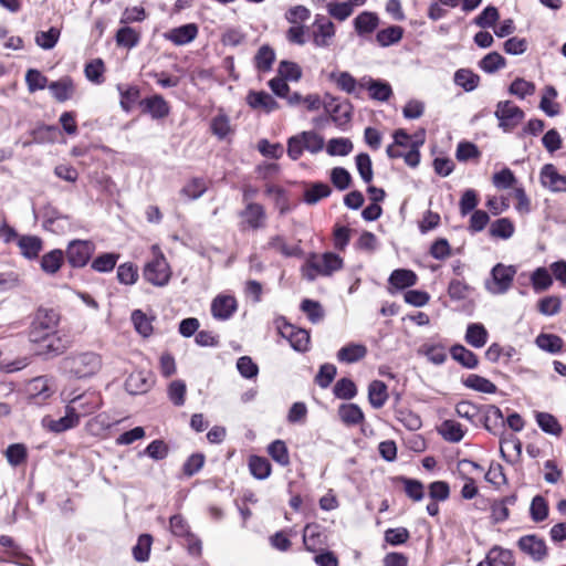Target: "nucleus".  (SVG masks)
I'll use <instances>...</instances> for the list:
<instances>
[{"instance_id":"nucleus-1","label":"nucleus","mask_w":566,"mask_h":566,"mask_svg":"<svg viewBox=\"0 0 566 566\" xmlns=\"http://www.w3.org/2000/svg\"><path fill=\"white\" fill-rule=\"evenodd\" d=\"M102 365L101 355L90 350L72 353L61 361L62 370L76 379L93 377L101 370Z\"/></svg>"},{"instance_id":"nucleus-2","label":"nucleus","mask_w":566,"mask_h":566,"mask_svg":"<svg viewBox=\"0 0 566 566\" xmlns=\"http://www.w3.org/2000/svg\"><path fill=\"white\" fill-rule=\"evenodd\" d=\"M60 322V314L53 310L40 306L34 313L29 328V339L39 342L43 337L56 332Z\"/></svg>"},{"instance_id":"nucleus-3","label":"nucleus","mask_w":566,"mask_h":566,"mask_svg":"<svg viewBox=\"0 0 566 566\" xmlns=\"http://www.w3.org/2000/svg\"><path fill=\"white\" fill-rule=\"evenodd\" d=\"M494 116L499 120V127L503 132L510 133L520 125L525 114L523 109L516 106L512 101H500L496 104Z\"/></svg>"},{"instance_id":"nucleus-4","label":"nucleus","mask_w":566,"mask_h":566,"mask_svg":"<svg viewBox=\"0 0 566 566\" xmlns=\"http://www.w3.org/2000/svg\"><path fill=\"white\" fill-rule=\"evenodd\" d=\"M515 274V266L497 263L493 266L491 279L485 282V287L492 294H503L511 287Z\"/></svg>"},{"instance_id":"nucleus-5","label":"nucleus","mask_w":566,"mask_h":566,"mask_svg":"<svg viewBox=\"0 0 566 566\" xmlns=\"http://www.w3.org/2000/svg\"><path fill=\"white\" fill-rule=\"evenodd\" d=\"M144 277L147 282L156 286H165L168 284L171 272L164 254L158 251L154 259L146 263L144 268Z\"/></svg>"},{"instance_id":"nucleus-6","label":"nucleus","mask_w":566,"mask_h":566,"mask_svg":"<svg viewBox=\"0 0 566 566\" xmlns=\"http://www.w3.org/2000/svg\"><path fill=\"white\" fill-rule=\"evenodd\" d=\"M280 335L289 339L291 346L297 352H306L310 344V333L303 328H295L284 316L275 319Z\"/></svg>"},{"instance_id":"nucleus-7","label":"nucleus","mask_w":566,"mask_h":566,"mask_svg":"<svg viewBox=\"0 0 566 566\" xmlns=\"http://www.w3.org/2000/svg\"><path fill=\"white\" fill-rule=\"evenodd\" d=\"M95 251V244L90 240H73L67 244L64 256L72 268L85 266Z\"/></svg>"},{"instance_id":"nucleus-8","label":"nucleus","mask_w":566,"mask_h":566,"mask_svg":"<svg viewBox=\"0 0 566 566\" xmlns=\"http://www.w3.org/2000/svg\"><path fill=\"white\" fill-rule=\"evenodd\" d=\"M102 405V397L97 391L88 390L73 397L67 407L76 415L80 420L81 417L88 416L95 412Z\"/></svg>"},{"instance_id":"nucleus-9","label":"nucleus","mask_w":566,"mask_h":566,"mask_svg":"<svg viewBox=\"0 0 566 566\" xmlns=\"http://www.w3.org/2000/svg\"><path fill=\"white\" fill-rule=\"evenodd\" d=\"M517 547L534 562H543L548 555V548L545 541L535 534H528L520 537L517 541Z\"/></svg>"},{"instance_id":"nucleus-10","label":"nucleus","mask_w":566,"mask_h":566,"mask_svg":"<svg viewBox=\"0 0 566 566\" xmlns=\"http://www.w3.org/2000/svg\"><path fill=\"white\" fill-rule=\"evenodd\" d=\"M303 543L306 551L316 553L327 545V535L317 523H308L303 530Z\"/></svg>"},{"instance_id":"nucleus-11","label":"nucleus","mask_w":566,"mask_h":566,"mask_svg":"<svg viewBox=\"0 0 566 566\" xmlns=\"http://www.w3.org/2000/svg\"><path fill=\"white\" fill-rule=\"evenodd\" d=\"M482 417L479 418L483 422L484 428L494 436L501 434L505 427V420L502 410L495 405L482 406Z\"/></svg>"},{"instance_id":"nucleus-12","label":"nucleus","mask_w":566,"mask_h":566,"mask_svg":"<svg viewBox=\"0 0 566 566\" xmlns=\"http://www.w3.org/2000/svg\"><path fill=\"white\" fill-rule=\"evenodd\" d=\"M543 187L553 192H566V175H560L553 164H546L542 167L539 174Z\"/></svg>"},{"instance_id":"nucleus-13","label":"nucleus","mask_w":566,"mask_h":566,"mask_svg":"<svg viewBox=\"0 0 566 566\" xmlns=\"http://www.w3.org/2000/svg\"><path fill=\"white\" fill-rule=\"evenodd\" d=\"M33 343L39 344L38 354L45 355L48 357L61 355L70 346L69 342L61 337L56 332L43 337V339L39 342Z\"/></svg>"},{"instance_id":"nucleus-14","label":"nucleus","mask_w":566,"mask_h":566,"mask_svg":"<svg viewBox=\"0 0 566 566\" xmlns=\"http://www.w3.org/2000/svg\"><path fill=\"white\" fill-rule=\"evenodd\" d=\"M154 385L149 371H133L125 380V389L130 395H142L147 392Z\"/></svg>"},{"instance_id":"nucleus-15","label":"nucleus","mask_w":566,"mask_h":566,"mask_svg":"<svg viewBox=\"0 0 566 566\" xmlns=\"http://www.w3.org/2000/svg\"><path fill=\"white\" fill-rule=\"evenodd\" d=\"M237 300L231 295H218L211 303V313L220 321L229 319L237 311Z\"/></svg>"},{"instance_id":"nucleus-16","label":"nucleus","mask_w":566,"mask_h":566,"mask_svg":"<svg viewBox=\"0 0 566 566\" xmlns=\"http://www.w3.org/2000/svg\"><path fill=\"white\" fill-rule=\"evenodd\" d=\"M318 274L328 276L343 268V259L333 252H326L322 258L311 264Z\"/></svg>"},{"instance_id":"nucleus-17","label":"nucleus","mask_w":566,"mask_h":566,"mask_svg":"<svg viewBox=\"0 0 566 566\" xmlns=\"http://www.w3.org/2000/svg\"><path fill=\"white\" fill-rule=\"evenodd\" d=\"M143 111L151 115L155 119H160L168 116L170 107L161 95H154L140 101Z\"/></svg>"},{"instance_id":"nucleus-18","label":"nucleus","mask_w":566,"mask_h":566,"mask_svg":"<svg viewBox=\"0 0 566 566\" xmlns=\"http://www.w3.org/2000/svg\"><path fill=\"white\" fill-rule=\"evenodd\" d=\"M247 103L254 109H263L266 113L279 108V103L264 91H250L247 96Z\"/></svg>"},{"instance_id":"nucleus-19","label":"nucleus","mask_w":566,"mask_h":566,"mask_svg":"<svg viewBox=\"0 0 566 566\" xmlns=\"http://www.w3.org/2000/svg\"><path fill=\"white\" fill-rule=\"evenodd\" d=\"M49 90L57 102L63 103L73 97L75 86L70 76H64L57 81L51 82Z\"/></svg>"},{"instance_id":"nucleus-20","label":"nucleus","mask_w":566,"mask_h":566,"mask_svg":"<svg viewBox=\"0 0 566 566\" xmlns=\"http://www.w3.org/2000/svg\"><path fill=\"white\" fill-rule=\"evenodd\" d=\"M354 29L358 35L363 36L373 33L379 25V18L375 12L364 11L353 21Z\"/></svg>"},{"instance_id":"nucleus-21","label":"nucleus","mask_w":566,"mask_h":566,"mask_svg":"<svg viewBox=\"0 0 566 566\" xmlns=\"http://www.w3.org/2000/svg\"><path fill=\"white\" fill-rule=\"evenodd\" d=\"M198 27L195 23H188L170 30L166 38L176 45H185L196 39Z\"/></svg>"},{"instance_id":"nucleus-22","label":"nucleus","mask_w":566,"mask_h":566,"mask_svg":"<svg viewBox=\"0 0 566 566\" xmlns=\"http://www.w3.org/2000/svg\"><path fill=\"white\" fill-rule=\"evenodd\" d=\"M367 355V347L363 344L349 343L337 352V359L342 363L353 364Z\"/></svg>"},{"instance_id":"nucleus-23","label":"nucleus","mask_w":566,"mask_h":566,"mask_svg":"<svg viewBox=\"0 0 566 566\" xmlns=\"http://www.w3.org/2000/svg\"><path fill=\"white\" fill-rule=\"evenodd\" d=\"M265 248L274 250L285 258L300 256L302 254V249L298 244L293 247L289 245L285 238L280 234L271 237Z\"/></svg>"},{"instance_id":"nucleus-24","label":"nucleus","mask_w":566,"mask_h":566,"mask_svg":"<svg viewBox=\"0 0 566 566\" xmlns=\"http://www.w3.org/2000/svg\"><path fill=\"white\" fill-rule=\"evenodd\" d=\"M44 426L49 428L52 432L61 433L69 429H72L76 427L80 422V420L76 418V415L73 413L70 408L66 406V412L64 417H61L60 419H49L43 420Z\"/></svg>"},{"instance_id":"nucleus-25","label":"nucleus","mask_w":566,"mask_h":566,"mask_svg":"<svg viewBox=\"0 0 566 566\" xmlns=\"http://www.w3.org/2000/svg\"><path fill=\"white\" fill-rule=\"evenodd\" d=\"M417 274L407 269L394 270L388 279L389 284L398 290L411 287L417 283Z\"/></svg>"},{"instance_id":"nucleus-26","label":"nucleus","mask_w":566,"mask_h":566,"mask_svg":"<svg viewBox=\"0 0 566 566\" xmlns=\"http://www.w3.org/2000/svg\"><path fill=\"white\" fill-rule=\"evenodd\" d=\"M240 216L244 218L250 228L259 229L263 227L265 211L260 203L250 202L247 205L245 209L240 212Z\"/></svg>"},{"instance_id":"nucleus-27","label":"nucleus","mask_w":566,"mask_h":566,"mask_svg":"<svg viewBox=\"0 0 566 566\" xmlns=\"http://www.w3.org/2000/svg\"><path fill=\"white\" fill-rule=\"evenodd\" d=\"M18 245L21 250V254L27 259H35L42 250L43 241L36 235H22Z\"/></svg>"},{"instance_id":"nucleus-28","label":"nucleus","mask_w":566,"mask_h":566,"mask_svg":"<svg viewBox=\"0 0 566 566\" xmlns=\"http://www.w3.org/2000/svg\"><path fill=\"white\" fill-rule=\"evenodd\" d=\"M451 357L463 367L474 369L479 365L478 356L465 348L463 345L457 344L450 348Z\"/></svg>"},{"instance_id":"nucleus-29","label":"nucleus","mask_w":566,"mask_h":566,"mask_svg":"<svg viewBox=\"0 0 566 566\" xmlns=\"http://www.w3.org/2000/svg\"><path fill=\"white\" fill-rule=\"evenodd\" d=\"M388 399L387 385L381 380H373L368 386V400L373 408L380 409Z\"/></svg>"},{"instance_id":"nucleus-30","label":"nucleus","mask_w":566,"mask_h":566,"mask_svg":"<svg viewBox=\"0 0 566 566\" xmlns=\"http://www.w3.org/2000/svg\"><path fill=\"white\" fill-rule=\"evenodd\" d=\"M325 108L331 113V119L338 126L347 124L352 119L353 106L349 102L326 104Z\"/></svg>"},{"instance_id":"nucleus-31","label":"nucleus","mask_w":566,"mask_h":566,"mask_svg":"<svg viewBox=\"0 0 566 566\" xmlns=\"http://www.w3.org/2000/svg\"><path fill=\"white\" fill-rule=\"evenodd\" d=\"M117 90L120 95V107L124 112L129 113L140 97V90L136 85L118 84Z\"/></svg>"},{"instance_id":"nucleus-32","label":"nucleus","mask_w":566,"mask_h":566,"mask_svg":"<svg viewBox=\"0 0 566 566\" xmlns=\"http://www.w3.org/2000/svg\"><path fill=\"white\" fill-rule=\"evenodd\" d=\"M64 262V252L60 249H54L45 253L40 261L41 270L46 274H55Z\"/></svg>"},{"instance_id":"nucleus-33","label":"nucleus","mask_w":566,"mask_h":566,"mask_svg":"<svg viewBox=\"0 0 566 566\" xmlns=\"http://www.w3.org/2000/svg\"><path fill=\"white\" fill-rule=\"evenodd\" d=\"M274 61L275 52L269 44L261 45L253 59L255 69L263 73L272 70Z\"/></svg>"},{"instance_id":"nucleus-34","label":"nucleus","mask_w":566,"mask_h":566,"mask_svg":"<svg viewBox=\"0 0 566 566\" xmlns=\"http://www.w3.org/2000/svg\"><path fill=\"white\" fill-rule=\"evenodd\" d=\"M340 420L347 426H356L364 421L365 416L356 403H344L338 409Z\"/></svg>"},{"instance_id":"nucleus-35","label":"nucleus","mask_w":566,"mask_h":566,"mask_svg":"<svg viewBox=\"0 0 566 566\" xmlns=\"http://www.w3.org/2000/svg\"><path fill=\"white\" fill-rule=\"evenodd\" d=\"M336 28L334 23H326L314 28L312 41L317 48H328L335 36Z\"/></svg>"},{"instance_id":"nucleus-36","label":"nucleus","mask_w":566,"mask_h":566,"mask_svg":"<svg viewBox=\"0 0 566 566\" xmlns=\"http://www.w3.org/2000/svg\"><path fill=\"white\" fill-rule=\"evenodd\" d=\"M488 336V331L482 324L472 323L468 326L464 338L469 345L481 348L486 344Z\"/></svg>"},{"instance_id":"nucleus-37","label":"nucleus","mask_w":566,"mask_h":566,"mask_svg":"<svg viewBox=\"0 0 566 566\" xmlns=\"http://www.w3.org/2000/svg\"><path fill=\"white\" fill-rule=\"evenodd\" d=\"M536 422L538 427L548 434L559 437L563 432V427L558 422L557 418L548 412H537Z\"/></svg>"},{"instance_id":"nucleus-38","label":"nucleus","mask_w":566,"mask_h":566,"mask_svg":"<svg viewBox=\"0 0 566 566\" xmlns=\"http://www.w3.org/2000/svg\"><path fill=\"white\" fill-rule=\"evenodd\" d=\"M463 385L467 388L473 389L483 394H495L497 390V387L485 377H482L476 374L469 375L464 380Z\"/></svg>"},{"instance_id":"nucleus-39","label":"nucleus","mask_w":566,"mask_h":566,"mask_svg":"<svg viewBox=\"0 0 566 566\" xmlns=\"http://www.w3.org/2000/svg\"><path fill=\"white\" fill-rule=\"evenodd\" d=\"M331 193H332V188L327 184L313 182L304 191V201L307 205H315L321 199L329 197Z\"/></svg>"},{"instance_id":"nucleus-40","label":"nucleus","mask_w":566,"mask_h":566,"mask_svg":"<svg viewBox=\"0 0 566 566\" xmlns=\"http://www.w3.org/2000/svg\"><path fill=\"white\" fill-rule=\"evenodd\" d=\"M56 133H57V128L55 126H48V125L39 126L31 132L32 140L23 142L22 146L28 147L33 143L44 144V143L54 142Z\"/></svg>"},{"instance_id":"nucleus-41","label":"nucleus","mask_w":566,"mask_h":566,"mask_svg":"<svg viewBox=\"0 0 566 566\" xmlns=\"http://www.w3.org/2000/svg\"><path fill=\"white\" fill-rule=\"evenodd\" d=\"M440 434L444 440L457 443L460 442L464 437V430L462 426L454 420H444L439 429Z\"/></svg>"},{"instance_id":"nucleus-42","label":"nucleus","mask_w":566,"mask_h":566,"mask_svg":"<svg viewBox=\"0 0 566 566\" xmlns=\"http://www.w3.org/2000/svg\"><path fill=\"white\" fill-rule=\"evenodd\" d=\"M403 35V29L399 25H391L387 29L380 30L376 34L377 43L382 46H389L398 43Z\"/></svg>"},{"instance_id":"nucleus-43","label":"nucleus","mask_w":566,"mask_h":566,"mask_svg":"<svg viewBox=\"0 0 566 566\" xmlns=\"http://www.w3.org/2000/svg\"><path fill=\"white\" fill-rule=\"evenodd\" d=\"M367 90L373 99L386 102L392 95V90L389 83L380 81V80H368Z\"/></svg>"},{"instance_id":"nucleus-44","label":"nucleus","mask_w":566,"mask_h":566,"mask_svg":"<svg viewBox=\"0 0 566 566\" xmlns=\"http://www.w3.org/2000/svg\"><path fill=\"white\" fill-rule=\"evenodd\" d=\"M251 474L258 480H264L271 474V463L266 458L251 455L249 459Z\"/></svg>"},{"instance_id":"nucleus-45","label":"nucleus","mask_w":566,"mask_h":566,"mask_svg":"<svg viewBox=\"0 0 566 566\" xmlns=\"http://www.w3.org/2000/svg\"><path fill=\"white\" fill-rule=\"evenodd\" d=\"M479 82L480 76L468 69H460L454 74V83L461 86L465 92L475 90Z\"/></svg>"},{"instance_id":"nucleus-46","label":"nucleus","mask_w":566,"mask_h":566,"mask_svg":"<svg viewBox=\"0 0 566 566\" xmlns=\"http://www.w3.org/2000/svg\"><path fill=\"white\" fill-rule=\"evenodd\" d=\"M536 345L551 354H557L562 350L564 342L563 339L554 334H539L535 339Z\"/></svg>"},{"instance_id":"nucleus-47","label":"nucleus","mask_w":566,"mask_h":566,"mask_svg":"<svg viewBox=\"0 0 566 566\" xmlns=\"http://www.w3.org/2000/svg\"><path fill=\"white\" fill-rule=\"evenodd\" d=\"M489 559L492 566H515L512 551L496 545L489 551Z\"/></svg>"},{"instance_id":"nucleus-48","label":"nucleus","mask_w":566,"mask_h":566,"mask_svg":"<svg viewBox=\"0 0 566 566\" xmlns=\"http://www.w3.org/2000/svg\"><path fill=\"white\" fill-rule=\"evenodd\" d=\"M270 457L282 467L290 464V454L287 447L283 440H274L268 447Z\"/></svg>"},{"instance_id":"nucleus-49","label":"nucleus","mask_w":566,"mask_h":566,"mask_svg":"<svg viewBox=\"0 0 566 566\" xmlns=\"http://www.w3.org/2000/svg\"><path fill=\"white\" fill-rule=\"evenodd\" d=\"M303 313L306 314L311 323L317 324L324 318V310L319 302L304 298L300 305Z\"/></svg>"},{"instance_id":"nucleus-50","label":"nucleus","mask_w":566,"mask_h":566,"mask_svg":"<svg viewBox=\"0 0 566 566\" xmlns=\"http://www.w3.org/2000/svg\"><path fill=\"white\" fill-rule=\"evenodd\" d=\"M153 537L149 534H142L133 547V556L136 562L144 563L149 559Z\"/></svg>"},{"instance_id":"nucleus-51","label":"nucleus","mask_w":566,"mask_h":566,"mask_svg":"<svg viewBox=\"0 0 566 566\" xmlns=\"http://www.w3.org/2000/svg\"><path fill=\"white\" fill-rule=\"evenodd\" d=\"M455 412L460 418L467 419L471 423H475V420L482 412V406H478L469 400H462L457 403Z\"/></svg>"},{"instance_id":"nucleus-52","label":"nucleus","mask_w":566,"mask_h":566,"mask_svg":"<svg viewBox=\"0 0 566 566\" xmlns=\"http://www.w3.org/2000/svg\"><path fill=\"white\" fill-rule=\"evenodd\" d=\"M489 232L494 238L510 239L514 233V224L509 218H501L492 222Z\"/></svg>"},{"instance_id":"nucleus-53","label":"nucleus","mask_w":566,"mask_h":566,"mask_svg":"<svg viewBox=\"0 0 566 566\" xmlns=\"http://www.w3.org/2000/svg\"><path fill=\"white\" fill-rule=\"evenodd\" d=\"M333 392L339 399L349 400L357 395V388L352 379L340 378L335 384Z\"/></svg>"},{"instance_id":"nucleus-54","label":"nucleus","mask_w":566,"mask_h":566,"mask_svg":"<svg viewBox=\"0 0 566 566\" xmlns=\"http://www.w3.org/2000/svg\"><path fill=\"white\" fill-rule=\"evenodd\" d=\"M132 322L135 329L143 336L149 337L153 334L151 319L140 310H135L132 313Z\"/></svg>"},{"instance_id":"nucleus-55","label":"nucleus","mask_w":566,"mask_h":566,"mask_svg":"<svg viewBox=\"0 0 566 566\" xmlns=\"http://www.w3.org/2000/svg\"><path fill=\"white\" fill-rule=\"evenodd\" d=\"M505 59L499 52H490L480 62L479 66L486 73H494L504 67Z\"/></svg>"},{"instance_id":"nucleus-56","label":"nucleus","mask_w":566,"mask_h":566,"mask_svg":"<svg viewBox=\"0 0 566 566\" xmlns=\"http://www.w3.org/2000/svg\"><path fill=\"white\" fill-rule=\"evenodd\" d=\"M207 190V184L203 178L195 177L181 189V193L191 200L200 198Z\"/></svg>"},{"instance_id":"nucleus-57","label":"nucleus","mask_w":566,"mask_h":566,"mask_svg":"<svg viewBox=\"0 0 566 566\" xmlns=\"http://www.w3.org/2000/svg\"><path fill=\"white\" fill-rule=\"evenodd\" d=\"M326 10L328 14L337 21H345L348 19L354 9L350 3L346 2H327Z\"/></svg>"},{"instance_id":"nucleus-58","label":"nucleus","mask_w":566,"mask_h":566,"mask_svg":"<svg viewBox=\"0 0 566 566\" xmlns=\"http://www.w3.org/2000/svg\"><path fill=\"white\" fill-rule=\"evenodd\" d=\"M116 43L119 46L132 49L139 42V34L130 27L120 28L116 32Z\"/></svg>"},{"instance_id":"nucleus-59","label":"nucleus","mask_w":566,"mask_h":566,"mask_svg":"<svg viewBox=\"0 0 566 566\" xmlns=\"http://www.w3.org/2000/svg\"><path fill=\"white\" fill-rule=\"evenodd\" d=\"M119 255L116 253H103L94 259L92 262V269L99 273L112 271L118 260Z\"/></svg>"},{"instance_id":"nucleus-60","label":"nucleus","mask_w":566,"mask_h":566,"mask_svg":"<svg viewBox=\"0 0 566 566\" xmlns=\"http://www.w3.org/2000/svg\"><path fill=\"white\" fill-rule=\"evenodd\" d=\"M25 83L30 93L49 87V80L39 70L30 69L25 74Z\"/></svg>"},{"instance_id":"nucleus-61","label":"nucleus","mask_w":566,"mask_h":566,"mask_svg":"<svg viewBox=\"0 0 566 566\" xmlns=\"http://www.w3.org/2000/svg\"><path fill=\"white\" fill-rule=\"evenodd\" d=\"M530 514L534 522H543L548 516V504L546 500L541 496L536 495L533 497L531 507H530Z\"/></svg>"},{"instance_id":"nucleus-62","label":"nucleus","mask_w":566,"mask_h":566,"mask_svg":"<svg viewBox=\"0 0 566 566\" xmlns=\"http://www.w3.org/2000/svg\"><path fill=\"white\" fill-rule=\"evenodd\" d=\"M353 150V143L348 138H332L326 151L329 156H346Z\"/></svg>"},{"instance_id":"nucleus-63","label":"nucleus","mask_w":566,"mask_h":566,"mask_svg":"<svg viewBox=\"0 0 566 566\" xmlns=\"http://www.w3.org/2000/svg\"><path fill=\"white\" fill-rule=\"evenodd\" d=\"M28 457V451L24 444L13 443L10 444L6 450V458L12 467L22 464Z\"/></svg>"},{"instance_id":"nucleus-64","label":"nucleus","mask_w":566,"mask_h":566,"mask_svg":"<svg viewBox=\"0 0 566 566\" xmlns=\"http://www.w3.org/2000/svg\"><path fill=\"white\" fill-rule=\"evenodd\" d=\"M500 14L495 7H486L478 17L474 18V24L482 28H493L499 20Z\"/></svg>"}]
</instances>
